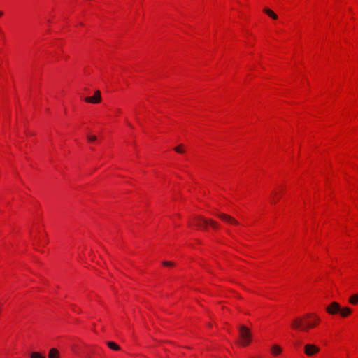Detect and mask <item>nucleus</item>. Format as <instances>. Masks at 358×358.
Listing matches in <instances>:
<instances>
[{"mask_svg":"<svg viewBox=\"0 0 358 358\" xmlns=\"http://www.w3.org/2000/svg\"><path fill=\"white\" fill-rule=\"evenodd\" d=\"M272 195L273 196V199L271 201V202H272V203H275L276 200H275V195H276V192H273V193L272 194Z\"/></svg>","mask_w":358,"mask_h":358,"instance_id":"nucleus-20","label":"nucleus"},{"mask_svg":"<svg viewBox=\"0 0 358 358\" xmlns=\"http://www.w3.org/2000/svg\"><path fill=\"white\" fill-rule=\"evenodd\" d=\"M272 353L275 355H278L281 352V348L279 345H274L271 348Z\"/></svg>","mask_w":358,"mask_h":358,"instance_id":"nucleus-13","label":"nucleus"},{"mask_svg":"<svg viewBox=\"0 0 358 358\" xmlns=\"http://www.w3.org/2000/svg\"><path fill=\"white\" fill-rule=\"evenodd\" d=\"M162 264L164 266H171L174 265V264L172 262H169V261H164L162 262Z\"/></svg>","mask_w":358,"mask_h":358,"instance_id":"nucleus-18","label":"nucleus"},{"mask_svg":"<svg viewBox=\"0 0 358 358\" xmlns=\"http://www.w3.org/2000/svg\"><path fill=\"white\" fill-rule=\"evenodd\" d=\"M340 314L343 317H347L351 313V309L350 308L345 307L343 308H341L339 311Z\"/></svg>","mask_w":358,"mask_h":358,"instance_id":"nucleus-11","label":"nucleus"},{"mask_svg":"<svg viewBox=\"0 0 358 358\" xmlns=\"http://www.w3.org/2000/svg\"><path fill=\"white\" fill-rule=\"evenodd\" d=\"M96 138V136L94 135H90V136H87V139L90 142H92L94 141H95Z\"/></svg>","mask_w":358,"mask_h":358,"instance_id":"nucleus-19","label":"nucleus"},{"mask_svg":"<svg viewBox=\"0 0 358 358\" xmlns=\"http://www.w3.org/2000/svg\"><path fill=\"white\" fill-rule=\"evenodd\" d=\"M48 358H59V352L56 348H51L48 353Z\"/></svg>","mask_w":358,"mask_h":358,"instance_id":"nucleus-8","label":"nucleus"},{"mask_svg":"<svg viewBox=\"0 0 358 358\" xmlns=\"http://www.w3.org/2000/svg\"><path fill=\"white\" fill-rule=\"evenodd\" d=\"M203 218L202 217H199L196 219V224L199 227H203L204 229H206L207 225L208 224H204L201 220Z\"/></svg>","mask_w":358,"mask_h":358,"instance_id":"nucleus-14","label":"nucleus"},{"mask_svg":"<svg viewBox=\"0 0 358 358\" xmlns=\"http://www.w3.org/2000/svg\"><path fill=\"white\" fill-rule=\"evenodd\" d=\"M341 310V306L338 303L334 301L330 303L326 308V311L331 315L338 313Z\"/></svg>","mask_w":358,"mask_h":358,"instance_id":"nucleus-5","label":"nucleus"},{"mask_svg":"<svg viewBox=\"0 0 358 358\" xmlns=\"http://www.w3.org/2000/svg\"><path fill=\"white\" fill-rule=\"evenodd\" d=\"M305 317L313 318V320H308L305 323V327H303V331H308L309 329L315 327L319 323L320 317L313 314H307Z\"/></svg>","mask_w":358,"mask_h":358,"instance_id":"nucleus-2","label":"nucleus"},{"mask_svg":"<svg viewBox=\"0 0 358 358\" xmlns=\"http://www.w3.org/2000/svg\"><path fill=\"white\" fill-rule=\"evenodd\" d=\"M31 358H45L44 356H43L41 353L38 352H31L30 355Z\"/></svg>","mask_w":358,"mask_h":358,"instance_id":"nucleus-16","label":"nucleus"},{"mask_svg":"<svg viewBox=\"0 0 358 358\" xmlns=\"http://www.w3.org/2000/svg\"><path fill=\"white\" fill-rule=\"evenodd\" d=\"M204 224H209L213 228L217 229L218 227V224L217 222L212 220H207L205 218H201V220Z\"/></svg>","mask_w":358,"mask_h":358,"instance_id":"nucleus-9","label":"nucleus"},{"mask_svg":"<svg viewBox=\"0 0 358 358\" xmlns=\"http://www.w3.org/2000/svg\"><path fill=\"white\" fill-rule=\"evenodd\" d=\"M3 15V11H0V17H1Z\"/></svg>","mask_w":358,"mask_h":358,"instance_id":"nucleus-21","label":"nucleus"},{"mask_svg":"<svg viewBox=\"0 0 358 358\" xmlns=\"http://www.w3.org/2000/svg\"><path fill=\"white\" fill-rule=\"evenodd\" d=\"M217 216L226 222L230 223L231 224H238V222L236 220L227 214L218 213L217 214Z\"/></svg>","mask_w":358,"mask_h":358,"instance_id":"nucleus-6","label":"nucleus"},{"mask_svg":"<svg viewBox=\"0 0 358 358\" xmlns=\"http://www.w3.org/2000/svg\"><path fill=\"white\" fill-rule=\"evenodd\" d=\"M83 99L90 103L96 104L101 101V95L100 90H96L93 96L83 97Z\"/></svg>","mask_w":358,"mask_h":358,"instance_id":"nucleus-3","label":"nucleus"},{"mask_svg":"<svg viewBox=\"0 0 358 358\" xmlns=\"http://www.w3.org/2000/svg\"><path fill=\"white\" fill-rule=\"evenodd\" d=\"M175 151L178 152V153H183L185 152V150L183 148V145L182 144H180L178 146H176L175 148H174Z\"/></svg>","mask_w":358,"mask_h":358,"instance_id":"nucleus-17","label":"nucleus"},{"mask_svg":"<svg viewBox=\"0 0 358 358\" xmlns=\"http://www.w3.org/2000/svg\"><path fill=\"white\" fill-rule=\"evenodd\" d=\"M264 12L273 20H276L278 18V15L273 11L267 8L264 9Z\"/></svg>","mask_w":358,"mask_h":358,"instance_id":"nucleus-10","label":"nucleus"},{"mask_svg":"<svg viewBox=\"0 0 358 358\" xmlns=\"http://www.w3.org/2000/svg\"><path fill=\"white\" fill-rule=\"evenodd\" d=\"M303 327H305V324L303 323V320L301 317L294 319L292 323V327L296 329H300L303 330Z\"/></svg>","mask_w":358,"mask_h":358,"instance_id":"nucleus-7","label":"nucleus"},{"mask_svg":"<svg viewBox=\"0 0 358 358\" xmlns=\"http://www.w3.org/2000/svg\"><path fill=\"white\" fill-rule=\"evenodd\" d=\"M350 303H352V304H356L358 303V294H353L350 300H349Z\"/></svg>","mask_w":358,"mask_h":358,"instance_id":"nucleus-15","label":"nucleus"},{"mask_svg":"<svg viewBox=\"0 0 358 358\" xmlns=\"http://www.w3.org/2000/svg\"><path fill=\"white\" fill-rule=\"evenodd\" d=\"M107 345L113 350H120V347L117 343L112 341L107 342Z\"/></svg>","mask_w":358,"mask_h":358,"instance_id":"nucleus-12","label":"nucleus"},{"mask_svg":"<svg viewBox=\"0 0 358 358\" xmlns=\"http://www.w3.org/2000/svg\"><path fill=\"white\" fill-rule=\"evenodd\" d=\"M320 351V349L318 347L313 344H307L304 347V352L306 355L308 356H312L315 355Z\"/></svg>","mask_w":358,"mask_h":358,"instance_id":"nucleus-4","label":"nucleus"},{"mask_svg":"<svg viewBox=\"0 0 358 358\" xmlns=\"http://www.w3.org/2000/svg\"><path fill=\"white\" fill-rule=\"evenodd\" d=\"M241 338L240 345L243 347L248 346L251 342L252 334L250 329L245 325H241L238 328Z\"/></svg>","mask_w":358,"mask_h":358,"instance_id":"nucleus-1","label":"nucleus"}]
</instances>
